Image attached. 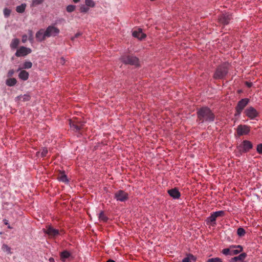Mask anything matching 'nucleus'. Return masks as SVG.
Wrapping results in <instances>:
<instances>
[{"mask_svg":"<svg viewBox=\"0 0 262 262\" xmlns=\"http://www.w3.org/2000/svg\"><path fill=\"white\" fill-rule=\"evenodd\" d=\"M198 117L201 123H210L214 120V115L207 107L201 108L198 111Z\"/></svg>","mask_w":262,"mask_h":262,"instance_id":"obj_1","label":"nucleus"},{"mask_svg":"<svg viewBox=\"0 0 262 262\" xmlns=\"http://www.w3.org/2000/svg\"><path fill=\"white\" fill-rule=\"evenodd\" d=\"M243 248L241 245H232L228 248H225L222 250V253L225 255H234L241 252Z\"/></svg>","mask_w":262,"mask_h":262,"instance_id":"obj_2","label":"nucleus"},{"mask_svg":"<svg viewBox=\"0 0 262 262\" xmlns=\"http://www.w3.org/2000/svg\"><path fill=\"white\" fill-rule=\"evenodd\" d=\"M228 70L226 66H221L217 68L214 74L215 79H222L227 74Z\"/></svg>","mask_w":262,"mask_h":262,"instance_id":"obj_3","label":"nucleus"},{"mask_svg":"<svg viewBox=\"0 0 262 262\" xmlns=\"http://www.w3.org/2000/svg\"><path fill=\"white\" fill-rule=\"evenodd\" d=\"M249 102V100L248 98H243L238 101L236 107V116H239L241 115L242 112L248 104Z\"/></svg>","mask_w":262,"mask_h":262,"instance_id":"obj_4","label":"nucleus"},{"mask_svg":"<svg viewBox=\"0 0 262 262\" xmlns=\"http://www.w3.org/2000/svg\"><path fill=\"white\" fill-rule=\"evenodd\" d=\"M224 214V212L223 211H217L213 212L207 218L206 220L207 224L213 223L215 225L216 218L219 216H223Z\"/></svg>","mask_w":262,"mask_h":262,"instance_id":"obj_5","label":"nucleus"},{"mask_svg":"<svg viewBox=\"0 0 262 262\" xmlns=\"http://www.w3.org/2000/svg\"><path fill=\"white\" fill-rule=\"evenodd\" d=\"M59 32V29L54 26H49L46 30V35L47 37L56 36Z\"/></svg>","mask_w":262,"mask_h":262,"instance_id":"obj_6","label":"nucleus"},{"mask_svg":"<svg viewBox=\"0 0 262 262\" xmlns=\"http://www.w3.org/2000/svg\"><path fill=\"white\" fill-rule=\"evenodd\" d=\"M114 197L118 201L125 202L128 199V193L124 191L120 190L115 193Z\"/></svg>","mask_w":262,"mask_h":262,"instance_id":"obj_7","label":"nucleus"},{"mask_svg":"<svg viewBox=\"0 0 262 262\" xmlns=\"http://www.w3.org/2000/svg\"><path fill=\"white\" fill-rule=\"evenodd\" d=\"M246 116L250 119H254L258 115V112L252 106L247 108L244 112Z\"/></svg>","mask_w":262,"mask_h":262,"instance_id":"obj_8","label":"nucleus"},{"mask_svg":"<svg viewBox=\"0 0 262 262\" xmlns=\"http://www.w3.org/2000/svg\"><path fill=\"white\" fill-rule=\"evenodd\" d=\"M31 51V49L22 46L16 51L15 55L17 57L25 56L30 54Z\"/></svg>","mask_w":262,"mask_h":262,"instance_id":"obj_9","label":"nucleus"},{"mask_svg":"<svg viewBox=\"0 0 262 262\" xmlns=\"http://www.w3.org/2000/svg\"><path fill=\"white\" fill-rule=\"evenodd\" d=\"M250 132V127L246 125H239L237 127V134L241 136L247 135Z\"/></svg>","mask_w":262,"mask_h":262,"instance_id":"obj_10","label":"nucleus"},{"mask_svg":"<svg viewBox=\"0 0 262 262\" xmlns=\"http://www.w3.org/2000/svg\"><path fill=\"white\" fill-rule=\"evenodd\" d=\"M231 18L232 16L229 13H225L222 14L219 19L220 23L222 24L227 25L229 23Z\"/></svg>","mask_w":262,"mask_h":262,"instance_id":"obj_11","label":"nucleus"},{"mask_svg":"<svg viewBox=\"0 0 262 262\" xmlns=\"http://www.w3.org/2000/svg\"><path fill=\"white\" fill-rule=\"evenodd\" d=\"M123 61L126 64L137 65L138 59L135 56H127L123 58Z\"/></svg>","mask_w":262,"mask_h":262,"instance_id":"obj_12","label":"nucleus"},{"mask_svg":"<svg viewBox=\"0 0 262 262\" xmlns=\"http://www.w3.org/2000/svg\"><path fill=\"white\" fill-rule=\"evenodd\" d=\"M240 147L242 148L243 152H246L253 147V145L250 141L248 140H244L240 145Z\"/></svg>","mask_w":262,"mask_h":262,"instance_id":"obj_13","label":"nucleus"},{"mask_svg":"<svg viewBox=\"0 0 262 262\" xmlns=\"http://www.w3.org/2000/svg\"><path fill=\"white\" fill-rule=\"evenodd\" d=\"M133 36L136 37L140 40L146 37V35L143 33L142 30L140 28L136 29L133 31Z\"/></svg>","mask_w":262,"mask_h":262,"instance_id":"obj_14","label":"nucleus"},{"mask_svg":"<svg viewBox=\"0 0 262 262\" xmlns=\"http://www.w3.org/2000/svg\"><path fill=\"white\" fill-rule=\"evenodd\" d=\"M36 38L38 41L41 42L45 39L47 36L46 35V30L40 29L36 33Z\"/></svg>","mask_w":262,"mask_h":262,"instance_id":"obj_15","label":"nucleus"},{"mask_svg":"<svg viewBox=\"0 0 262 262\" xmlns=\"http://www.w3.org/2000/svg\"><path fill=\"white\" fill-rule=\"evenodd\" d=\"M169 195L173 199H178L180 198L181 194L178 189L176 188L171 189L168 191Z\"/></svg>","mask_w":262,"mask_h":262,"instance_id":"obj_16","label":"nucleus"},{"mask_svg":"<svg viewBox=\"0 0 262 262\" xmlns=\"http://www.w3.org/2000/svg\"><path fill=\"white\" fill-rule=\"evenodd\" d=\"M46 233L50 236H55L59 234L58 230L49 226L46 230Z\"/></svg>","mask_w":262,"mask_h":262,"instance_id":"obj_17","label":"nucleus"},{"mask_svg":"<svg viewBox=\"0 0 262 262\" xmlns=\"http://www.w3.org/2000/svg\"><path fill=\"white\" fill-rule=\"evenodd\" d=\"M60 256L61 260L63 262H64L68 258L72 257L71 253L67 250H64L61 252Z\"/></svg>","mask_w":262,"mask_h":262,"instance_id":"obj_18","label":"nucleus"},{"mask_svg":"<svg viewBox=\"0 0 262 262\" xmlns=\"http://www.w3.org/2000/svg\"><path fill=\"white\" fill-rule=\"evenodd\" d=\"M19 78L24 80H27L29 78V73L25 70H21L18 74Z\"/></svg>","mask_w":262,"mask_h":262,"instance_id":"obj_19","label":"nucleus"},{"mask_svg":"<svg viewBox=\"0 0 262 262\" xmlns=\"http://www.w3.org/2000/svg\"><path fill=\"white\" fill-rule=\"evenodd\" d=\"M247 256V254L245 253H242L237 256H235L231 258V261L234 262L237 260H243Z\"/></svg>","mask_w":262,"mask_h":262,"instance_id":"obj_20","label":"nucleus"},{"mask_svg":"<svg viewBox=\"0 0 262 262\" xmlns=\"http://www.w3.org/2000/svg\"><path fill=\"white\" fill-rule=\"evenodd\" d=\"M19 43V40L17 38H14L12 40L11 42L10 43V48L12 49H15L17 48L18 45Z\"/></svg>","mask_w":262,"mask_h":262,"instance_id":"obj_21","label":"nucleus"},{"mask_svg":"<svg viewBox=\"0 0 262 262\" xmlns=\"http://www.w3.org/2000/svg\"><path fill=\"white\" fill-rule=\"evenodd\" d=\"M17 81L14 78L8 79L6 81V84L9 86H12L16 84Z\"/></svg>","mask_w":262,"mask_h":262,"instance_id":"obj_22","label":"nucleus"},{"mask_svg":"<svg viewBox=\"0 0 262 262\" xmlns=\"http://www.w3.org/2000/svg\"><path fill=\"white\" fill-rule=\"evenodd\" d=\"M26 7V4L25 3L22 4L16 7V11L18 13H22L25 11Z\"/></svg>","mask_w":262,"mask_h":262,"instance_id":"obj_23","label":"nucleus"},{"mask_svg":"<svg viewBox=\"0 0 262 262\" xmlns=\"http://www.w3.org/2000/svg\"><path fill=\"white\" fill-rule=\"evenodd\" d=\"M17 99H18L19 100L23 101H29L30 99V95L28 94H25L24 95H20L17 97Z\"/></svg>","mask_w":262,"mask_h":262,"instance_id":"obj_24","label":"nucleus"},{"mask_svg":"<svg viewBox=\"0 0 262 262\" xmlns=\"http://www.w3.org/2000/svg\"><path fill=\"white\" fill-rule=\"evenodd\" d=\"M2 249L3 251L7 252L8 254H11V248L9 247L6 244H3L2 247Z\"/></svg>","mask_w":262,"mask_h":262,"instance_id":"obj_25","label":"nucleus"},{"mask_svg":"<svg viewBox=\"0 0 262 262\" xmlns=\"http://www.w3.org/2000/svg\"><path fill=\"white\" fill-rule=\"evenodd\" d=\"M69 123H70V127L74 130L78 131L81 129V126H79L78 125L74 124L71 120L70 121Z\"/></svg>","mask_w":262,"mask_h":262,"instance_id":"obj_26","label":"nucleus"},{"mask_svg":"<svg viewBox=\"0 0 262 262\" xmlns=\"http://www.w3.org/2000/svg\"><path fill=\"white\" fill-rule=\"evenodd\" d=\"M85 4L89 8H93L95 6V3L93 0H85Z\"/></svg>","mask_w":262,"mask_h":262,"instance_id":"obj_27","label":"nucleus"},{"mask_svg":"<svg viewBox=\"0 0 262 262\" xmlns=\"http://www.w3.org/2000/svg\"><path fill=\"white\" fill-rule=\"evenodd\" d=\"M32 63L30 61H26L24 62L23 66V69H28L31 68Z\"/></svg>","mask_w":262,"mask_h":262,"instance_id":"obj_28","label":"nucleus"},{"mask_svg":"<svg viewBox=\"0 0 262 262\" xmlns=\"http://www.w3.org/2000/svg\"><path fill=\"white\" fill-rule=\"evenodd\" d=\"M48 154V149L46 148H43L40 152H37V155L39 156L40 154L41 157H45Z\"/></svg>","mask_w":262,"mask_h":262,"instance_id":"obj_29","label":"nucleus"},{"mask_svg":"<svg viewBox=\"0 0 262 262\" xmlns=\"http://www.w3.org/2000/svg\"><path fill=\"white\" fill-rule=\"evenodd\" d=\"M246 233L245 230L242 227L238 228L237 230V235L240 236H243Z\"/></svg>","mask_w":262,"mask_h":262,"instance_id":"obj_30","label":"nucleus"},{"mask_svg":"<svg viewBox=\"0 0 262 262\" xmlns=\"http://www.w3.org/2000/svg\"><path fill=\"white\" fill-rule=\"evenodd\" d=\"M89 8L85 5H82L80 7V11L82 13H86L89 11Z\"/></svg>","mask_w":262,"mask_h":262,"instance_id":"obj_31","label":"nucleus"},{"mask_svg":"<svg viewBox=\"0 0 262 262\" xmlns=\"http://www.w3.org/2000/svg\"><path fill=\"white\" fill-rule=\"evenodd\" d=\"M99 219L103 222H106L107 221V217L104 215L103 211H101L99 214Z\"/></svg>","mask_w":262,"mask_h":262,"instance_id":"obj_32","label":"nucleus"},{"mask_svg":"<svg viewBox=\"0 0 262 262\" xmlns=\"http://www.w3.org/2000/svg\"><path fill=\"white\" fill-rule=\"evenodd\" d=\"M28 39L30 42H32L33 41V33L31 30H29L28 31Z\"/></svg>","mask_w":262,"mask_h":262,"instance_id":"obj_33","label":"nucleus"},{"mask_svg":"<svg viewBox=\"0 0 262 262\" xmlns=\"http://www.w3.org/2000/svg\"><path fill=\"white\" fill-rule=\"evenodd\" d=\"M75 8H76V7L74 5H68L67 7V11L70 13L72 12L75 10Z\"/></svg>","mask_w":262,"mask_h":262,"instance_id":"obj_34","label":"nucleus"},{"mask_svg":"<svg viewBox=\"0 0 262 262\" xmlns=\"http://www.w3.org/2000/svg\"><path fill=\"white\" fill-rule=\"evenodd\" d=\"M4 16L6 18L8 17L11 13V10L8 8H5L3 11Z\"/></svg>","mask_w":262,"mask_h":262,"instance_id":"obj_35","label":"nucleus"},{"mask_svg":"<svg viewBox=\"0 0 262 262\" xmlns=\"http://www.w3.org/2000/svg\"><path fill=\"white\" fill-rule=\"evenodd\" d=\"M207 262H223L222 260L218 257L211 258L208 259Z\"/></svg>","mask_w":262,"mask_h":262,"instance_id":"obj_36","label":"nucleus"},{"mask_svg":"<svg viewBox=\"0 0 262 262\" xmlns=\"http://www.w3.org/2000/svg\"><path fill=\"white\" fill-rule=\"evenodd\" d=\"M59 180L60 181H61V182H64V183H68V179L67 177V176L66 175H61L59 178Z\"/></svg>","mask_w":262,"mask_h":262,"instance_id":"obj_37","label":"nucleus"},{"mask_svg":"<svg viewBox=\"0 0 262 262\" xmlns=\"http://www.w3.org/2000/svg\"><path fill=\"white\" fill-rule=\"evenodd\" d=\"M43 1V0H33L32 5L33 6L38 5L41 4Z\"/></svg>","mask_w":262,"mask_h":262,"instance_id":"obj_38","label":"nucleus"},{"mask_svg":"<svg viewBox=\"0 0 262 262\" xmlns=\"http://www.w3.org/2000/svg\"><path fill=\"white\" fill-rule=\"evenodd\" d=\"M256 150L259 154H262V144H259L257 145Z\"/></svg>","mask_w":262,"mask_h":262,"instance_id":"obj_39","label":"nucleus"},{"mask_svg":"<svg viewBox=\"0 0 262 262\" xmlns=\"http://www.w3.org/2000/svg\"><path fill=\"white\" fill-rule=\"evenodd\" d=\"M28 39V35L24 34L22 36L21 41L23 43H25L27 41Z\"/></svg>","mask_w":262,"mask_h":262,"instance_id":"obj_40","label":"nucleus"},{"mask_svg":"<svg viewBox=\"0 0 262 262\" xmlns=\"http://www.w3.org/2000/svg\"><path fill=\"white\" fill-rule=\"evenodd\" d=\"M81 35L80 32H78L75 34V35L71 38L72 40H74V39L77 37H78L79 36Z\"/></svg>","mask_w":262,"mask_h":262,"instance_id":"obj_41","label":"nucleus"},{"mask_svg":"<svg viewBox=\"0 0 262 262\" xmlns=\"http://www.w3.org/2000/svg\"><path fill=\"white\" fill-rule=\"evenodd\" d=\"M14 73V71L13 70H10L8 72V76L11 77L12 76Z\"/></svg>","mask_w":262,"mask_h":262,"instance_id":"obj_42","label":"nucleus"},{"mask_svg":"<svg viewBox=\"0 0 262 262\" xmlns=\"http://www.w3.org/2000/svg\"><path fill=\"white\" fill-rule=\"evenodd\" d=\"M189 257H185L182 261V262H189Z\"/></svg>","mask_w":262,"mask_h":262,"instance_id":"obj_43","label":"nucleus"},{"mask_svg":"<svg viewBox=\"0 0 262 262\" xmlns=\"http://www.w3.org/2000/svg\"><path fill=\"white\" fill-rule=\"evenodd\" d=\"M246 85L248 88H250V87H251V86H252V83L251 82L246 81Z\"/></svg>","mask_w":262,"mask_h":262,"instance_id":"obj_44","label":"nucleus"},{"mask_svg":"<svg viewBox=\"0 0 262 262\" xmlns=\"http://www.w3.org/2000/svg\"><path fill=\"white\" fill-rule=\"evenodd\" d=\"M3 222H4V223L6 225H9L8 221L7 220H6V219H4L3 220Z\"/></svg>","mask_w":262,"mask_h":262,"instance_id":"obj_45","label":"nucleus"},{"mask_svg":"<svg viewBox=\"0 0 262 262\" xmlns=\"http://www.w3.org/2000/svg\"><path fill=\"white\" fill-rule=\"evenodd\" d=\"M49 261V262H55L54 259L53 257H50Z\"/></svg>","mask_w":262,"mask_h":262,"instance_id":"obj_46","label":"nucleus"},{"mask_svg":"<svg viewBox=\"0 0 262 262\" xmlns=\"http://www.w3.org/2000/svg\"><path fill=\"white\" fill-rule=\"evenodd\" d=\"M107 262H115L114 260L109 259L107 261Z\"/></svg>","mask_w":262,"mask_h":262,"instance_id":"obj_47","label":"nucleus"},{"mask_svg":"<svg viewBox=\"0 0 262 262\" xmlns=\"http://www.w3.org/2000/svg\"><path fill=\"white\" fill-rule=\"evenodd\" d=\"M74 2L75 3H78V2L80 1V0H73Z\"/></svg>","mask_w":262,"mask_h":262,"instance_id":"obj_48","label":"nucleus"},{"mask_svg":"<svg viewBox=\"0 0 262 262\" xmlns=\"http://www.w3.org/2000/svg\"><path fill=\"white\" fill-rule=\"evenodd\" d=\"M8 228L9 229H12L11 226L9 224L8 225Z\"/></svg>","mask_w":262,"mask_h":262,"instance_id":"obj_49","label":"nucleus"},{"mask_svg":"<svg viewBox=\"0 0 262 262\" xmlns=\"http://www.w3.org/2000/svg\"><path fill=\"white\" fill-rule=\"evenodd\" d=\"M20 68H19V69L17 70V71H20Z\"/></svg>","mask_w":262,"mask_h":262,"instance_id":"obj_50","label":"nucleus"}]
</instances>
